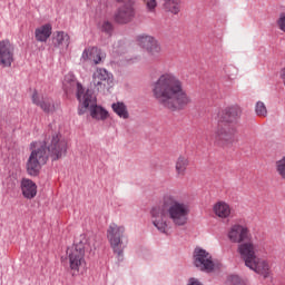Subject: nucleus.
I'll return each mask as SVG.
<instances>
[{"label": "nucleus", "instance_id": "2eb2a0df", "mask_svg": "<svg viewBox=\"0 0 285 285\" xmlns=\"http://www.w3.org/2000/svg\"><path fill=\"white\" fill-rule=\"evenodd\" d=\"M32 104L39 106L43 112H55V102L48 97L40 96L37 91L32 95Z\"/></svg>", "mask_w": 285, "mask_h": 285}, {"label": "nucleus", "instance_id": "f03ea898", "mask_svg": "<svg viewBox=\"0 0 285 285\" xmlns=\"http://www.w3.org/2000/svg\"><path fill=\"white\" fill-rule=\"evenodd\" d=\"M154 99L159 106L168 110H184L193 104V99L184 89V81L171 71H165L158 76L151 86Z\"/></svg>", "mask_w": 285, "mask_h": 285}, {"label": "nucleus", "instance_id": "a211bd4d", "mask_svg": "<svg viewBox=\"0 0 285 285\" xmlns=\"http://www.w3.org/2000/svg\"><path fill=\"white\" fill-rule=\"evenodd\" d=\"M214 215H216V217H219V219H228L230 217V205H228V203L226 202H217L214 207Z\"/></svg>", "mask_w": 285, "mask_h": 285}, {"label": "nucleus", "instance_id": "dca6fc26", "mask_svg": "<svg viewBox=\"0 0 285 285\" xmlns=\"http://www.w3.org/2000/svg\"><path fill=\"white\" fill-rule=\"evenodd\" d=\"M22 196L26 199H35L37 197V184L30 178H22L20 181Z\"/></svg>", "mask_w": 285, "mask_h": 285}, {"label": "nucleus", "instance_id": "9b49d317", "mask_svg": "<svg viewBox=\"0 0 285 285\" xmlns=\"http://www.w3.org/2000/svg\"><path fill=\"white\" fill-rule=\"evenodd\" d=\"M135 17H137V11L135 9V0H131L127 1L116 11L114 19L116 23L124 24L135 21Z\"/></svg>", "mask_w": 285, "mask_h": 285}, {"label": "nucleus", "instance_id": "bb28decb", "mask_svg": "<svg viewBox=\"0 0 285 285\" xmlns=\"http://www.w3.org/2000/svg\"><path fill=\"white\" fill-rule=\"evenodd\" d=\"M101 30L102 32L110 35V32H112V23H110V21H104L101 24Z\"/></svg>", "mask_w": 285, "mask_h": 285}, {"label": "nucleus", "instance_id": "cd10ccee", "mask_svg": "<svg viewBox=\"0 0 285 285\" xmlns=\"http://www.w3.org/2000/svg\"><path fill=\"white\" fill-rule=\"evenodd\" d=\"M145 3L149 12H155V8H157V0H145Z\"/></svg>", "mask_w": 285, "mask_h": 285}, {"label": "nucleus", "instance_id": "393cba45", "mask_svg": "<svg viewBox=\"0 0 285 285\" xmlns=\"http://www.w3.org/2000/svg\"><path fill=\"white\" fill-rule=\"evenodd\" d=\"M125 50H126V46H124L121 41H117L114 43L111 52L114 56H117V55H121Z\"/></svg>", "mask_w": 285, "mask_h": 285}, {"label": "nucleus", "instance_id": "0eeeda50", "mask_svg": "<svg viewBox=\"0 0 285 285\" xmlns=\"http://www.w3.org/2000/svg\"><path fill=\"white\" fill-rule=\"evenodd\" d=\"M95 248V236L82 234L76 240L73 246L67 249V259L72 273H79L80 268L86 266V250Z\"/></svg>", "mask_w": 285, "mask_h": 285}, {"label": "nucleus", "instance_id": "7ed1b4c3", "mask_svg": "<svg viewBox=\"0 0 285 285\" xmlns=\"http://www.w3.org/2000/svg\"><path fill=\"white\" fill-rule=\"evenodd\" d=\"M151 222L159 233H168L170 225L186 226L190 215V206L179 202L174 193L163 196L160 203L150 210Z\"/></svg>", "mask_w": 285, "mask_h": 285}, {"label": "nucleus", "instance_id": "20e7f679", "mask_svg": "<svg viewBox=\"0 0 285 285\" xmlns=\"http://www.w3.org/2000/svg\"><path fill=\"white\" fill-rule=\"evenodd\" d=\"M31 148L26 168L30 177H37L41 173V167L48 164V157H51L53 161L66 157L68 140L61 134L55 132L46 140L32 142Z\"/></svg>", "mask_w": 285, "mask_h": 285}, {"label": "nucleus", "instance_id": "a878e982", "mask_svg": "<svg viewBox=\"0 0 285 285\" xmlns=\"http://www.w3.org/2000/svg\"><path fill=\"white\" fill-rule=\"evenodd\" d=\"M227 285H246V283L238 275H230L227 278Z\"/></svg>", "mask_w": 285, "mask_h": 285}, {"label": "nucleus", "instance_id": "f8f14e48", "mask_svg": "<svg viewBox=\"0 0 285 285\" xmlns=\"http://www.w3.org/2000/svg\"><path fill=\"white\" fill-rule=\"evenodd\" d=\"M14 63V45L10 40L0 41V66L11 68Z\"/></svg>", "mask_w": 285, "mask_h": 285}, {"label": "nucleus", "instance_id": "6e6552de", "mask_svg": "<svg viewBox=\"0 0 285 285\" xmlns=\"http://www.w3.org/2000/svg\"><path fill=\"white\" fill-rule=\"evenodd\" d=\"M137 42L147 52L149 57V61L154 63L155 61H159L161 59V53L164 49L161 48V43L153 36H138Z\"/></svg>", "mask_w": 285, "mask_h": 285}, {"label": "nucleus", "instance_id": "4be33fe9", "mask_svg": "<svg viewBox=\"0 0 285 285\" xmlns=\"http://www.w3.org/2000/svg\"><path fill=\"white\" fill-rule=\"evenodd\" d=\"M111 108L114 112L120 117V119H130V112H128V107L126 104L121 101L114 102Z\"/></svg>", "mask_w": 285, "mask_h": 285}, {"label": "nucleus", "instance_id": "c85d7f7f", "mask_svg": "<svg viewBox=\"0 0 285 285\" xmlns=\"http://www.w3.org/2000/svg\"><path fill=\"white\" fill-rule=\"evenodd\" d=\"M279 30L285 32V14H282L277 21Z\"/></svg>", "mask_w": 285, "mask_h": 285}, {"label": "nucleus", "instance_id": "ddd939ff", "mask_svg": "<svg viewBox=\"0 0 285 285\" xmlns=\"http://www.w3.org/2000/svg\"><path fill=\"white\" fill-rule=\"evenodd\" d=\"M112 73L104 68H97L92 73V86L96 90H106V88L112 86Z\"/></svg>", "mask_w": 285, "mask_h": 285}, {"label": "nucleus", "instance_id": "412c9836", "mask_svg": "<svg viewBox=\"0 0 285 285\" xmlns=\"http://www.w3.org/2000/svg\"><path fill=\"white\" fill-rule=\"evenodd\" d=\"M163 9L170 14H178L181 12V0H163Z\"/></svg>", "mask_w": 285, "mask_h": 285}, {"label": "nucleus", "instance_id": "aec40b11", "mask_svg": "<svg viewBox=\"0 0 285 285\" xmlns=\"http://www.w3.org/2000/svg\"><path fill=\"white\" fill-rule=\"evenodd\" d=\"M189 165H190V161L186 156H179L175 163V170H176L177 177H185L186 170L188 169Z\"/></svg>", "mask_w": 285, "mask_h": 285}, {"label": "nucleus", "instance_id": "6ab92c4d", "mask_svg": "<svg viewBox=\"0 0 285 285\" xmlns=\"http://www.w3.org/2000/svg\"><path fill=\"white\" fill-rule=\"evenodd\" d=\"M52 35V26L51 24H43L36 29L35 37L37 41H40L41 43H46L48 39H50V36Z\"/></svg>", "mask_w": 285, "mask_h": 285}, {"label": "nucleus", "instance_id": "5701e85b", "mask_svg": "<svg viewBox=\"0 0 285 285\" xmlns=\"http://www.w3.org/2000/svg\"><path fill=\"white\" fill-rule=\"evenodd\" d=\"M255 112L258 117H266V115H268V109H266V105L263 101H257Z\"/></svg>", "mask_w": 285, "mask_h": 285}, {"label": "nucleus", "instance_id": "f3484780", "mask_svg": "<svg viewBox=\"0 0 285 285\" xmlns=\"http://www.w3.org/2000/svg\"><path fill=\"white\" fill-rule=\"evenodd\" d=\"M52 43L55 48L68 50L70 46V36L65 31H56L52 37Z\"/></svg>", "mask_w": 285, "mask_h": 285}, {"label": "nucleus", "instance_id": "b1692460", "mask_svg": "<svg viewBox=\"0 0 285 285\" xmlns=\"http://www.w3.org/2000/svg\"><path fill=\"white\" fill-rule=\"evenodd\" d=\"M276 173L282 179H285V157L276 161Z\"/></svg>", "mask_w": 285, "mask_h": 285}, {"label": "nucleus", "instance_id": "1a4fd4ad", "mask_svg": "<svg viewBox=\"0 0 285 285\" xmlns=\"http://www.w3.org/2000/svg\"><path fill=\"white\" fill-rule=\"evenodd\" d=\"M126 233V227L124 225H118L116 223H111L107 229V239L116 255L121 257L124 255V248L121 245V237Z\"/></svg>", "mask_w": 285, "mask_h": 285}, {"label": "nucleus", "instance_id": "7c9ffc66", "mask_svg": "<svg viewBox=\"0 0 285 285\" xmlns=\"http://www.w3.org/2000/svg\"><path fill=\"white\" fill-rule=\"evenodd\" d=\"M118 3H124L126 0H116Z\"/></svg>", "mask_w": 285, "mask_h": 285}, {"label": "nucleus", "instance_id": "39448f33", "mask_svg": "<svg viewBox=\"0 0 285 285\" xmlns=\"http://www.w3.org/2000/svg\"><path fill=\"white\" fill-rule=\"evenodd\" d=\"M63 86L66 92H72L75 89L77 90L76 96L80 104L78 111L79 115H85L86 110L89 109L90 117H92V119H96L97 121H106L109 117L108 110L97 105V97L92 90L83 89V86L77 82L72 76H70V78H68V76L65 78Z\"/></svg>", "mask_w": 285, "mask_h": 285}, {"label": "nucleus", "instance_id": "9d476101", "mask_svg": "<svg viewBox=\"0 0 285 285\" xmlns=\"http://www.w3.org/2000/svg\"><path fill=\"white\" fill-rule=\"evenodd\" d=\"M194 265L199 271H205V273H212V271H215L213 256L206 249L196 248L194 250Z\"/></svg>", "mask_w": 285, "mask_h": 285}, {"label": "nucleus", "instance_id": "423d86ee", "mask_svg": "<svg viewBox=\"0 0 285 285\" xmlns=\"http://www.w3.org/2000/svg\"><path fill=\"white\" fill-rule=\"evenodd\" d=\"M242 117V107L234 105L226 107L218 115V127L215 130V136L218 141H233L235 137V125Z\"/></svg>", "mask_w": 285, "mask_h": 285}, {"label": "nucleus", "instance_id": "f257e3e1", "mask_svg": "<svg viewBox=\"0 0 285 285\" xmlns=\"http://www.w3.org/2000/svg\"><path fill=\"white\" fill-rule=\"evenodd\" d=\"M227 237L232 244H238L237 253L240 255V259L245 262V266L262 275L265 279L271 277V264L264 258H259V255H266V247L262 243H255L250 229L244 225H233Z\"/></svg>", "mask_w": 285, "mask_h": 285}, {"label": "nucleus", "instance_id": "4468645a", "mask_svg": "<svg viewBox=\"0 0 285 285\" xmlns=\"http://www.w3.org/2000/svg\"><path fill=\"white\" fill-rule=\"evenodd\" d=\"M81 59H83V61H94L97 66L101 60L106 59V53L97 47H89L83 50Z\"/></svg>", "mask_w": 285, "mask_h": 285}, {"label": "nucleus", "instance_id": "c756f323", "mask_svg": "<svg viewBox=\"0 0 285 285\" xmlns=\"http://www.w3.org/2000/svg\"><path fill=\"white\" fill-rule=\"evenodd\" d=\"M230 70H234V72H237V68H235V66H229V67H226V73L228 75V77H230Z\"/></svg>", "mask_w": 285, "mask_h": 285}]
</instances>
